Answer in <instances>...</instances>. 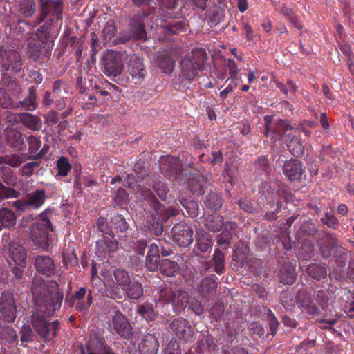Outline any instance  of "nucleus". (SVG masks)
Wrapping results in <instances>:
<instances>
[{"mask_svg":"<svg viewBox=\"0 0 354 354\" xmlns=\"http://www.w3.org/2000/svg\"><path fill=\"white\" fill-rule=\"evenodd\" d=\"M31 292L37 310L32 316V324L35 330L46 342L57 335L59 322L57 320L49 323L46 317L53 315L62 306L64 294L58 283L50 281L46 284L41 278L32 281Z\"/></svg>","mask_w":354,"mask_h":354,"instance_id":"nucleus-1","label":"nucleus"},{"mask_svg":"<svg viewBox=\"0 0 354 354\" xmlns=\"http://www.w3.org/2000/svg\"><path fill=\"white\" fill-rule=\"evenodd\" d=\"M143 199L147 201L153 209L151 215L149 230L156 235H160L163 232L162 223L170 216H175L178 214V209L175 207L165 208L155 197L153 193L149 189L141 190Z\"/></svg>","mask_w":354,"mask_h":354,"instance_id":"nucleus-2","label":"nucleus"},{"mask_svg":"<svg viewBox=\"0 0 354 354\" xmlns=\"http://www.w3.org/2000/svg\"><path fill=\"white\" fill-rule=\"evenodd\" d=\"M207 60V53L205 50L198 49L185 55L180 62V71L182 76L188 80L196 77L199 71L204 69V64Z\"/></svg>","mask_w":354,"mask_h":354,"instance_id":"nucleus-3","label":"nucleus"},{"mask_svg":"<svg viewBox=\"0 0 354 354\" xmlns=\"http://www.w3.org/2000/svg\"><path fill=\"white\" fill-rule=\"evenodd\" d=\"M39 217L40 220L31 225L30 239L35 245L45 249L48 246V232L51 229V223L46 211Z\"/></svg>","mask_w":354,"mask_h":354,"instance_id":"nucleus-4","label":"nucleus"},{"mask_svg":"<svg viewBox=\"0 0 354 354\" xmlns=\"http://www.w3.org/2000/svg\"><path fill=\"white\" fill-rule=\"evenodd\" d=\"M103 73L111 78L120 75L123 70V64L120 55L113 50L107 51L102 57Z\"/></svg>","mask_w":354,"mask_h":354,"instance_id":"nucleus-5","label":"nucleus"},{"mask_svg":"<svg viewBox=\"0 0 354 354\" xmlns=\"http://www.w3.org/2000/svg\"><path fill=\"white\" fill-rule=\"evenodd\" d=\"M131 282V277L126 270L120 268L115 270L111 275V282L109 284L111 297L113 299H122V292L119 287L124 290Z\"/></svg>","mask_w":354,"mask_h":354,"instance_id":"nucleus-6","label":"nucleus"},{"mask_svg":"<svg viewBox=\"0 0 354 354\" xmlns=\"http://www.w3.org/2000/svg\"><path fill=\"white\" fill-rule=\"evenodd\" d=\"M46 198L45 190L37 189L29 194L26 198L14 201L12 205L21 212L37 209L44 203Z\"/></svg>","mask_w":354,"mask_h":354,"instance_id":"nucleus-7","label":"nucleus"},{"mask_svg":"<svg viewBox=\"0 0 354 354\" xmlns=\"http://www.w3.org/2000/svg\"><path fill=\"white\" fill-rule=\"evenodd\" d=\"M41 3V17L37 22V25L39 24L50 14L53 15V21L55 18L60 20L62 18V5L61 0H39Z\"/></svg>","mask_w":354,"mask_h":354,"instance_id":"nucleus-8","label":"nucleus"},{"mask_svg":"<svg viewBox=\"0 0 354 354\" xmlns=\"http://www.w3.org/2000/svg\"><path fill=\"white\" fill-rule=\"evenodd\" d=\"M2 67L5 71L17 73L22 68L21 57L19 53L12 49L2 50L1 53Z\"/></svg>","mask_w":354,"mask_h":354,"instance_id":"nucleus-9","label":"nucleus"},{"mask_svg":"<svg viewBox=\"0 0 354 354\" xmlns=\"http://www.w3.org/2000/svg\"><path fill=\"white\" fill-rule=\"evenodd\" d=\"M0 312L7 322H13L16 317V305L14 295L10 292H3L0 297Z\"/></svg>","mask_w":354,"mask_h":354,"instance_id":"nucleus-10","label":"nucleus"},{"mask_svg":"<svg viewBox=\"0 0 354 354\" xmlns=\"http://www.w3.org/2000/svg\"><path fill=\"white\" fill-rule=\"evenodd\" d=\"M82 354H115L105 341L97 334L90 335L86 349L82 351Z\"/></svg>","mask_w":354,"mask_h":354,"instance_id":"nucleus-11","label":"nucleus"},{"mask_svg":"<svg viewBox=\"0 0 354 354\" xmlns=\"http://www.w3.org/2000/svg\"><path fill=\"white\" fill-rule=\"evenodd\" d=\"M174 241L180 247H187L193 241V231L186 224L175 225L171 230Z\"/></svg>","mask_w":354,"mask_h":354,"instance_id":"nucleus-12","label":"nucleus"},{"mask_svg":"<svg viewBox=\"0 0 354 354\" xmlns=\"http://www.w3.org/2000/svg\"><path fill=\"white\" fill-rule=\"evenodd\" d=\"M169 328L178 339L185 342L193 339V330L186 319L182 317L176 318L169 324Z\"/></svg>","mask_w":354,"mask_h":354,"instance_id":"nucleus-13","label":"nucleus"},{"mask_svg":"<svg viewBox=\"0 0 354 354\" xmlns=\"http://www.w3.org/2000/svg\"><path fill=\"white\" fill-rule=\"evenodd\" d=\"M109 327L122 337H128L132 333V328L127 317L118 310L112 315Z\"/></svg>","mask_w":354,"mask_h":354,"instance_id":"nucleus-14","label":"nucleus"},{"mask_svg":"<svg viewBox=\"0 0 354 354\" xmlns=\"http://www.w3.org/2000/svg\"><path fill=\"white\" fill-rule=\"evenodd\" d=\"M35 266L37 271L44 275L50 277L55 273L54 260L47 255H39L35 258Z\"/></svg>","mask_w":354,"mask_h":354,"instance_id":"nucleus-15","label":"nucleus"},{"mask_svg":"<svg viewBox=\"0 0 354 354\" xmlns=\"http://www.w3.org/2000/svg\"><path fill=\"white\" fill-rule=\"evenodd\" d=\"M290 140L287 147L290 153L296 156H301L304 153L305 144L301 141V133L298 129H292V132L288 134Z\"/></svg>","mask_w":354,"mask_h":354,"instance_id":"nucleus-16","label":"nucleus"},{"mask_svg":"<svg viewBox=\"0 0 354 354\" xmlns=\"http://www.w3.org/2000/svg\"><path fill=\"white\" fill-rule=\"evenodd\" d=\"M297 304L303 313L313 317L319 315V309L312 299L303 293L297 295Z\"/></svg>","mask_w":354,"mask_h":354,"instance_id":"nucleus-17","label":"nucleus"},{"mask_svg":"<svg viewBox=\"0 0 354 354\" xmlns=\"http://www.w3.org/2000/svg\"><path fill=\"white\" fill-rule=\"evenodd\" d=\"M159 344L157 338L151 334L145 335L139 344V353L140 354H156Z\"/></svg>","mask_w":354,"mask_h":354,"instance_id":"nucleus-18","label":"nucleus"},{"mask_svg":"<svg viewBox=\"0 0 354 354\" xmlns=\"http://www.w3.org/2000/svg\"><path fill=\"white\" fill-rule=\"evenodd\" d=\"M9 256L13 261L24 268L26 266L27 254L25 248L17 243H11L8 248Z\"/></svg>","mask_w":354,"mask_h":354,"instance_id":"nucleus-19","label":"nucleus"},{"mask_svg":"<svg viewBox=\"0 0 354 354\" xmlns=\"http://www.w3.org/2000/svg\"><path fill=\"white\" fill-rule=\"evenodd\" d=\"M283 171L288 179L293 181L301 178L304 170L299 160H290L284 164Z\"/></svg>","mask_w":354,"mask_h":354,"instance_id":"nucleus-20","label":"nucleus"},{"mask_svg":"<svg viewBox=\"0 0 354 354\" xmlns=\"http://www.w3.org/2000/svg\"><path fill=\"white\" fill-rule=\"evenodd\" d=\"M279 281L284 284H292L297 278L295 267L290 263L281 265L277 274Z\"/></svg>","mask_w":354,"mask_h":354,"instance_id":"nucleus-21","label":"nucleus"},{"mask_svg":"<svg viewBox=\"0 0 354 354\" xmlns=\"http://www.w3.org/2000/svg\"><path fill=\"white\" fill-rule=\"evenodd\" d=\"M160 169L165 172L173 171L176 178H178L182 171V165L179 158L174 156L162 157L160 160Z\"/></svg>","mask_w":354,"mask_h":354,"instance_id":"nucleus-22","label":"nucleus"},{"mask_svg":"<svg viewBox=\"0 0 354 354\" xmlns=\"http://www.w3.org/2000/svg\"><path fill=\"white\" fill-rule=\"evenodd\" d=\"M113 234L108 236H103V239L96 242L97 254L99 256H104L107 252H114L118 246V241L113 239Z\"/></svg>","mask_w":354,"mask_h":354,"instance_id":"nucleus-23","label":"nucleus"},{"mask_svg":"<svg viewBox=\"0 0 354 354\" xmlns=\"http://www.w3.org/2000/svg\"><path fill=\"white\" fill-rule=\"evenodd\" d=\"M38 106L37 100V93L34 87L28 88V95L23 100L17 103H15V108H21L22 109L28 111H33Z\"/></svg>","mask_w":354,"mask_h":354,"instance_id":"nucleus-24","label":"nucleus"},{"mask_svg":"<svg viewBox=\"0 0 354 354\" xmlns=\"http://www.w3.org/2000/svg\"><path fill=\"white\" fill-rule=\"evenodd\" d=\"M128 71L130 75L138 80H143L145 77V70L142 59L139 57H131L129 64Z\"/></svg>","mask_w":354,"mask_h":354,"instance_id":"nucleus-25","label":"nucleus"},{"mask_svg":"<svg viewBox=\"0 0 354 354\" xmlns=\"http://www.w3.org/2000/svg\"><path fill=\"white\" fill-rule=\"evenodd\" d=\"M21 124L32 131H39L42 127V122L39 117L36 115L20 113L18 115Z\"/></svg>","mask_w":354,"mask_h":354,"instance_id":"nucleus-26","label":"nucleus"},{"mask_svg":"<svg viewBox=\"0 0 354 354\" xmlns=\"http://www.w3.org/2000/svg\"><path fill=\"white\" fill-rule=\"evenodd\" d=\"M171 295V303L174 310L180 312L185 308L189 301V295L186 291L178 290L172 291Z\"/></svg>","mask_w":354,"mask_h":354,"instance_id":"nucleus-27","label":"nucleus"},{"mask_svg":"<svg viewBox=\"0 0 354 354\" xmlns=\"http://www.w3.org/2000/svg\"><path fill=\"white\" fill-rule=\"evenodd\" d=\"M337 246L336 236L333 234H328L326 236L324 241L320 245V252L324 258H328L333 256Z\"/></svg>","mask_w":354,"mask_h":354,"instance_id":"nucleus-28","label":"nucleus"},{"mask_svg":"<svg viewBox=\"0 0 354 354\" xmlns=\"http://www.w3.org/2000/svg\"><path fill=\"white\" fill-rule=\"evenodd\" d=\"M217 282L212 278L207 277L203 279L198 287V292L203 298L208 297L216 292Z\"/></svg>","mask_w":354,"mask_h":354,"instance_id":"nucleus-29","label":"nucleus"},{"mask_svg":"<svg viewBox=\"0 0 354 354\" xmlns=\"http://www.w3.org/2000/svg\"><path fill=\"white\" fill-rule=\"evenodd\" d=\"M156 66L164 73H171L175 66V61L167 53H160L156 59Z\"/></svg>","mask_w":354,"mask_h":354,"instance_id":"nucleus-30","label":"nucleus"},{"mask_svg":"<svg viewBox=\"0 0 354 354\" xmlns=\"http://www.w3.org/2000/svg\"><path fill=\"white\" fill-rule=\"evenodd\" d=\"M6 139L10 145L21 151L24 148L22 134L15 129H9L6 131Z\"/></svg>","mask_w":354,"mask_h":354,"instance_id":"nucleus-31","label":"nucleus"},{"mask_svg":"<svg viewBox=\"0 0 354 354\" xmlns=\"http://www.w3.org/2000/svg\"><path fill=\"white\" fill-rule=\"evenodd\" d=\"M17 218L15 213L8 208L0 209V230L2 227L9 228L16 224Z\"/></svg>","mask_w":354,"mask_h":354,"instance_id":"nucleus-32","label":"nucleus"},{"mask_svg":"<svg viewBox=\"0 0 354 354\" xmlns=\"http://www.w3.org/2000/svg\"><path fill=\"white\" fill-rule=\"evenodd\" d=\"M236 223H227L223 232L216 237L217 243L219 245H229L231 239L235 235Z\"/></svg>","mask_w":354,"mask_h":354,"instance_id":"nucleus-33","label":"nucleus"},{"mask_svg":"<svg viewBox=\"0 0 354 354\" xmlns=\"http://www.w3.org/2000/svg\"><path fill=\"white\" fill-rule=\"evenodd\" d=\"M236 223H227L223 232L216 237L217 243L219 245H229L231 239L235 235Z\"/></svg>","mask_w":354,"mask_h":354,"instance_id":"nucleus-34","label":"nucleus"},{"mask_svg":"<svg viewBox=\"0 0 354 354\" xmlns=\"http://www.w3.org/2000/svg\"><path fill=\"white\" fill-rule=\"evenodd\" d=\"M236 223H227L223 232L216 237L217 243L219 245H229L231 239L235 235Z\"/></svg>","mask_w":354,"mask_h":354,"instance_id":"nucleus-35","label":"nucleus"},{"mask_svg":"<svg viewBox=\"0 0 354 354\" xmlns=\"http://www.w3.org/2000/svg\"><path fill=\"white\" fill-rule=\"evenodd\" d=\"M236 223H227L223 232L216 237L217 243L219 245H229L231 239L235 235Z\"/></svg>","mask_w":354,"mask_h":354,"instance_id":"nucleus-36","label":"nucleus"},{"mask_svg":"<svg viewBox=\"0 0 354 354\" xmlns=\"http://www.w3.org/2000/svg\"><path fill=\"white\" fill-rule=\"evenodd\" d=\"M306 273L316 280L324 279L327 276V270L323 265L312 263L306 268Z\"/></svg>","mask_w":354,"mask_h":354,"instance_id":"nucleus-37","label":"nucleus"},{"mask_svg":"<svg viewBox=\"0 0 354 354\" xmlns=\"http://www.w3.org/2000/svg\"><path fill=\"white\" fill-rule=\"evenodd\" d=\"M44 48L45 46L39 43L30 42L28 47V54L32 59L37 61L41 57L43 54L48 56V53L46 49H44Z\"/></svg>","mask_w":354,"mask_h":354,"instance_id":"nucleus-38","label":"nucleus"},{"mask_svg":"<svg viewBox=\"0 0 354 354\" xmlns=\"http://www.w3.org/2000/svg\"><path fill=\"white\" fill-rule=\"evenodd\" d=\"M196 242L201 252H206L212 245L209 234L204 231H199L196 233Z\"/></svg>","mask_w":354,"mask_h":354,"instance_id":"nucleus-39","label":"nucleus"},{"mask_svg":"<svg viewBox=\"0 0 354 354\" xmlns=\"http://www.w3.org/2000/svg\"><path fill=\"white\" fill-rule=\"evenodd\" d=\"M117 28L115 21L113 20H109L100 33V38L103 40L104 44H106L110 41L115 36Z\"/></svg>","mask_w":354,"mask_h":354,"instance_id":"nucleus-40","label":"nucleus"},{"mask_svg":"<svg viewBox=\"0 0 354 354\" xmlns=\"http://www.w3.org/2000/svg\"><path fill=\"white\" fill-rule=\"evenodd\" d=\"M207 184V179L202 175L196 174L189 178L187 181L188 187L192 192H202L203 188Z\"/></svg>","mask_w":354,"mask_h":354,"instance_id":"nucleus-41","label":"nucleus"},{"mask_svg":"<svg viewBox=\"0 0 354 354\" xmlns=\"http://www.w3.org/2000/svg\"><path fill=\"white\" fill-rule=\"evenodd\" d=\"M205 225L212 232H218L223 225V218L216 214L209 215L205 219Z\"/></svg>","mask_w":354,"mask_h":354,"instance_id":"nucleus-42","label":"nucleus"},{"mask_svg":"<svg viewBox=\"0 0 354 354\" xmlns=\"http://www.w3.org/2000/svg\"><path fill=\"white\" fill-rule=\"evenodd\" d=\"M279 12L286 17V18L297 29L301 30L302 26L299 21V18L295 14L293 10L285 5L283 4L280 8Z\"/></svg>","mask_w":354,"mask_h":354,"instance_id":"nucleus-43","label":"nucleus"},{"mask_svg":"<svg viewBox=\"0 0 354 354\" xmlns=\"http://www.w3.org/2000/svg\"><path fill=\"white\" fill-rule=\"evenodd\" d=\"M160 270L164 275L172 277L178 272L179 266L176 262L165 259L161 261Z\"/></svg>","mask_w":354,"mask_h":354,"instance_id":"nucleus-44","label":"nucleus"},{"mask_svg":"<svg viewBox=\"0 0 354 354\" xmlns=\"http://www.w3.org/2000/svg\"><path fill=\"white\" fill-rule=\"evenodd\" d=\"M19 12L26 17H32L36 11L34 0H21L19 3Z\"/></svg>","mask_w":354,"mask_h":354,"instance_id":"nucleus-45","label":"nucleus"},{"mask_svg":"<svg viewBox=\"0 0 354 354\" xmlns=\"http://www.w3.org/2000/svg\"><path fill=\"white\" fill-rule=\"evenodd\" d=\"M124 290L127 296L131 299H138L143 294L142 284L136 281L131 282Z\"/></svg>","mask_w":354,"mask_h":354,"instance_id":"nucleus-46","label":"nucleus"},{"mask_svg":"<svg viewBox=\"0 0 354 354\" xmlns=\"http://www.w3.org/2000/svg\"><path fill=\"white\" fill-rule=\"evenodd\" d=\"M222 204L223 199L216 193H209L205 197V205L207 208L212 210H217L220 209Z\"/></svg>","mask_w":354,"mask_h":354,"instance_id":"nucleus-47","label":"nucleus"},{"mask_svg":"<svg viewBox=\"0 0 354 354\" xmlns=\"http://www.w3.org/2000/svg\"><path fill=\"white\" fill-rule=\"evenodd\" d=\"M24 158L18 154L6 155L0 157V164H6L12 167H17L24 162Z\"/></svg>","mask_w":354,"mask_h":354,"instance_id":"nucleus-48","label":"nucleus"},{"mask_svg":"<svg viewBox=\"0 0 354 354\" xmlns=\"http://www.w3.org/2000/svg\"><path fill=\"white\" fill-rule=\"evenodd\" d=\"M291 127L288 121L279 120H277L272 128L273 134L275 135V140H279L286 131L290 129Z\"/></svg>","mask_w":354,"mask_h":354,"instance_id":"nucleus-49","label":"nucleus"},{"mask_svg":"<svg viewBox=\"0 0 354 354\" xmlns=\"http://www.w3.org/2000/svg\"><path fill=\"white\" fill-rule=\"evenodd\" d=\"M2 173L1 178L10 187L19 185L20 180L13 174L10 169L6 167L2 170Z\"/></svg>","mask_w":354,"mask_h":354,"instance_id":"nucleus-50","label":"nucleus"},{"mask_svg":"<svg viewBox=\"0 0 354 354\" xmlns=\"http://www.w3.org/2000/svg\"><path fill=\"white\" fill-rule=\"evenodd\" d=\"M348 251L346 248L337 245L333 257L339 266H344L348 259Z\"/></svg>","mask_w":354,"mask_h":354,"instance_id":"nucleus-51","label":"nucleus"},{"mask_svg":"<svg viewBox=\"0 0 354 354\" xmlns=\"http://www.w3.org/2000/svg\"><path fill=\"white\" fill-rule=\"evenodd\" d=\"M51 26L52 24L50 23L48 24L46 22L36 31L35 35L44 44L46 43L49 39L50 31L52 29Z\"/></svg>","mask_w":354,"mask_h":354,"instance_id":"nucleus-52","label":"nucleus"},{"mask_svg":"<svg viewBox=\"0 0 354 354\" xmlns=\"http://www.w3.org/2000/svg\"><path fill=\"white\" fill-rule=\"evenodd\" d=\"M20 196L19 192L12 187L5 186L0 181V199L17 198Z\"/></svg>","mask_w":354,"mask_h":354,"instance_id":"nucleus-53","label":"nucleus"},{"mask_svg":"<svg viewBox=\"0 0 354 354\" xmlns=\"http://www.w3.org/2000/svg\"><path fill=\"white\" fill-rule=\"evenodd\" d=\"M213 261L214 263V270L216 273L219 274L223 273L225 270L224 254L221 250H215L213 256Z\"/></svg>","mask_w":354,"mask_h":354,"instance_id":"nucleus-54","label":"nucleus"},{"mask_svg":"<svg viewBox=\"0 0 354 354\" xmlns=\"http://www.w3.org/2000/svg\"><path fill=\"white\" fill-rule=\"evenodd\" d=\"M315 225L311 221H306L301 223L299 233L308 236H314L317 233Z\"/></svg>","mask_w":354,"mask_h":354,"instance_id":"nucleus-55","label":"nucleus"},{"mask_svg":"<svg viewBox=\"0 0 354 354\" xmlns=\"http://www.w3.org/2000/svg\"><path fill=\"white\" fill-rule=\"evenodd\" d=\"M0 106L4 109H14L15 106L12 98L3 88H0Z\"/></svg>","mask_w":354,"mask_h":354,"instance_id":"nucleus-56","label":"nucleus"},{"mask_svg":"<svg viewBox=\"0 0 354 354\" xmlns=\"http://www.w3.org/2000/svg\"><path fill=\"white\" fill-rule=\"evenodd\" d=\"M17 337V333L12 327L7 326L0 330V338L6 340L9 343L15 342Z\"/></svg>","mask_w":354,"mask_h":354,"instance_id":"nucleus-57","label":"nucleus"},{"mask_svg":"<svg viewBox=\"0 0 354 354\" xmlns=\"http://www.w3.org/2000/svg\"><path fill=\"white\" fill-rule=\"evenodd\" d=\"M92 303V292L91 290H88V294L86 295V301L84 302L82 300L77 301L75 304V309L81 313H85L88 310Z\"/></svg>","mask_w":354,"mask_h":354,"instance_id":"nucleus-58","label":"nucleus"},{"mask_svg":"<svg viewBox=\"0 0 354 354\" xmlns=\"http://www.w3.org/2000/svg\"><path fill=\"white\" fill-rule=\"evenodd\" d=\"M57 167L58 174L61 176H65L68 174V171L71 169V165L68 160L65 157H61L57 162Z\"/></svg>","mask_w":354,"mask_h":354,"instance_id":"nucleus-59","label":"nucleus"},{"mask_svg":"<svg viewBox=\"0 0 354 354\" xmlns=\"http://www.w3.org/2000/svg\"><path fill=\"white\" fill-rule=\"evenodd\" d=\"M63 262L65 266L71 265L75 266L77 265L78 259L73 248L71 252L62 253Z\"/></svg>","mask_w":354,"mask_h":354,"instance_id":"nucleus-60","label":"nucleus"},{"mask_svg":"<svg viewBox=\"0 0 354 354\" xmlns=\"http://www.w3.org/2000/svg\"><path fill=\"white\" fill-rule=\"evenodd\" d=\"M20 340L22 343L33 340L34 333L30 325H24L21 329Z\"/></svg>","mask_w":354,"mask_h":354,"instance_id":"nucleus-61","label":"nucleus"},{"mask_svg":"<svg viewBox=\"0 0 354 354\" xmlns=\"http://www.w3.org/2000/svg\"><path fill=\"white\" fill-rule=\"evenodd\" d=\"M152 188L160 199H166L169 189L163 183L160 181L156 182L155 185L152 186Z\"/></svg>","mask_w":354,"mask_h":354,"instance_id":"nucleus-62","label":"nucleus"},{"mask_svg":"<svg viewBox=\"0 0 354 354\" xmlns=\"http://www.w3.org/2000/svg\"><path fill=\"white\" fill-rule=\"evenodd\" d=\"M225 66L228 70L231 79L236 80L237 79L239 70L235 62L232 59H227L225 61Z\"/></svg>","mask_w":354,"mask_h":354,"instance_id":"nucleus-63","label":"nucleus"},{"mask_svg":"<svg viewBox=\"0 0 354 354\" xmlns=\"http://www.w3.org/2000/svg\"><path fill=\"white\" fill-rule=\"evenodd\" d=\"M27 142L28 144L29 152L32 153H35L41 145V142L39 138L32 135H30L27 138Z\"/></svg>","mask_w":354,"mask_h":354,"instance_id":"nucleus-64","label":"nucleus"}]
</instances>
